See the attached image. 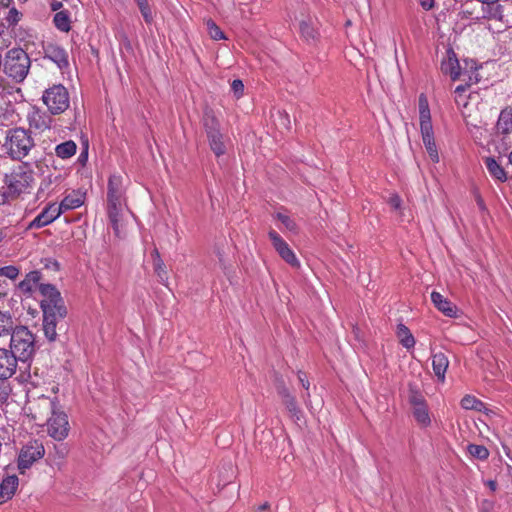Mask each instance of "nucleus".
Masks as SVG:
<instances>
[{
  "mask_svg": "<svg viewBox=\"0 0 512 512\" xmlns=\"http://www.w3.org/2000/svg\"><path fill=\"white\" fill-rule=\"evenodd\" d=\"M152 257H153L154 271H155L156 275L158 276L159 281L162 284L167 285L168 275H167L166 267H165V264H164L163 260L161 259L160 254L156 248L152 252Z\"/></svg>",
  "mask_w": 512,
  "mask_h": 512,
  "instance_id": "nucleus-30",
  "label": "nucleus"
},
{
  "mask_svg": "<svg viewBox=\"0 0 512 512\" xmlns=\"http://www.w3.org/2000/svg\"><path fill=\"white\" fill-rule=\"evenodd\" d=\"M467 450L472 457L479 460H486L489 457V450L484 445L469 444Z\"/></svg>",
  "mask_w": 512,
  "mask_h": 512,
  "instance_id": "nucleus-39",
  "label": "nucleus"
},
{
  "mask_svg": "<svg viewBox=\"0 0 512 512\" xmlns=\"http://www.w3.org/2000/svg\"><path fill=\"white\" fill-rule=\"evenodd\" d=\"M34 182V172L24 163L5 176V191L7 199H15L23 193H28Z\"/></svg>",
  "mask_w": 512,
  "mask_h": 512,
  "instance_id": "nucleus-4",
  "label": "nucleus"
},
{
  "mask_svg": "<svg viewBox=\"0 0 512 512\" xmlns=\"http://www.w3.org/2000/svg\"><path fill=\"white\" fill-rule=\"evenodd\" d=\"M20 362L13 352L7 348H0V378L9 380L16 373Z\"/></svg>",
  "mask_w": 512,
  "mask_h": 512,
  "instance_id": "nucleus-17",
  "label": "nucleus"
},
{
  "mask_svg": "<svg viewBox=\"0 0 512 512\" xmlns=\"http://www.w3.org/2000/svg\"><path fill=\"white\" fill-rule=\"evenodd\" d=\"M126 205L123 177L112 174L107 185V213L116 236L120 235V219Z\"/></svg>",
  "mask_w": 512,
  "mask_h": 512,
  "instance_id": "nucleus-2",
  "label": "nucleus"
},
{
  "mask_svg": "<svg viewBox=\"0 0 512 512\" xmlns=\"http://www.w3.org/2000/svg\"><path fill=\"white\" fill-rule=\"evenodd\" d=\"M63 4L62 2L60 1H54L52 4H51V9L53 11H60V9L62 8Z\"/></svg>",
  "mask_w": 512,
  "mask_h": 512,
  "instance_id": "nucleus-52",
  "label": "nucleus"
},
{
  "mask_svg": "<svg viewBox=\"0 0 512 512\" xmlns=\"http://www.w3.org/2000/svg\"><path fill=\"white\" fill-rule=\"evenodd\" d=\"M204 129L208 138L209 146L213 153L220 157L225 154L226 146L223 140V134L220 131V123L211 113H205L203 119Z\"/></svg>",
  "mask_w": 512,
  "mask_h": 512,
  "instance_id": "nucleus-11",
  "label": "nucleus"
},
{
  "mask_svg": "<svg viewBox=\"0 0 512 512\" xmlns=\"http://www.w3.org/2000/svg\"><path fill=\"white\" fill-rule=\"evenodd\" d=\"M269 508V504L266 502L258 507V511H264Z\"/></svg>",
  "mask_w": 512,
  "mask_h": 512,
  "instance_id": "nucleus-54",
  "label": "nucleus"
},
{
  "mask_svg": "<svg viewBox=\"0 0 512 512\" xmlns=\"http://www.w3.org/2000/svg\"><path fill=\"white\" fill-rule=\"evenodd\" d=\"M297 375H298V379H299V382L301 383L302 387L305 390H308L309 386H310V383L308 381V378H307L306 374L304 372H302V371H299Z\"/></svg>",
  "mask_w": 512,
  "mask_h": 512,
  "instance_id": "nucleus-48",
  "label": "nucleus"
},
{
  "mask_svg": "<svg viewBox=\"0 0 512 512\" xmlns=\"http://www.w3.org/2000/svg\"><path fill=\"white\" fill-rule=\"evenodd\" d=\"M431 301L433 305L444 315H448V300L437 291L431 292Z\"/></svg>",
  "mask_w": 512,
  "mask_h": 512,
  "instance_id": "nucleus-37",
  "label": "nucleus"
},
{
  "mask_svg": "<svg viewBox=\"0 0 512 512\" xmlns=\"http://www.w3.org/2000/svg\"><path fill=\"white\" fill-rule=\"evenodd\" d=\"M137 6L139 8V11H140L145 23L148 25L152 24L154 21V14H153L151 6L149 5V2L146 1Z\"/></svg>",
  "mask_w": 512,
  "mask_h": 512,
  "instance_id": "nucleus-40",
  "label": "nucleus"
},
{
  "mask_svg": "<svg viewBox=\"0 0 512 512\" xmlns=\"http://www.w3.org/2000/svg\"><path fill=\"white\" fill-rule=\"evenodd\" d=\"M420 131L433 129L428 99L425 94H420L418 99Z\"/></svg>",
  "mask_w": 512,
  "mask_h": 512,
  "instance_id": "nucleus-20",
  "label": "nucleus"
},
{
  "mask_svg": "<svg viewBox=\"0 0 512 512\" xmlns=\"http://www.w3.org/2000/svg\"><path fill=\"white\" fill-rule=\"evenodd\" d=\"M19 273V268L13 265L4 266L0 268V276L6 277L10 280H15L18 277Z\"/></svg>",
  "mask_w": 512,
  "mask_h": 512,
  "instance_id": "nucleus-42",
  "label": "nucleus"
},
{
  "mask_svg": "<svg viewBox=\"0 0 512 512\" xmlns=\"http://www.w3.org/2000/svg\"><path fill=\"white\" fill-rule=\"evenodd\" d=\"M421 135H422L423 143L425 145V148H426L430 158L434 162H438L439 156H438V151H437V147H436L435 140H434L433 129L428 130V131H421Z\"/></svg>",
  "mask_w": 512,
  "mask_h": 512,
  "instance_id": "nucleus-29",
  "label": "nucleus"
},
{
  "mask_svg": "<svg viewBox=\"0 0 512 512\" xmlns=\"http://www.w3.org/2000/svg\"><path fill=\"white\" fill-rule=\"evenodd\" d=\"M34 146V139L28 130L14 128L7 132L4 147L13 160L21 161Z\"/></svg>",
  "mask_w": 512,
  "mask_h": 512,
  "instance_id": "nucleus-5",
  "label": "nucleus"
},
{
  "mask_svg": "<svg viewBox=\"0 0 512 512\" xmlns=\"http://www.w3.org/2000/svg\"><path fill=\"white\" fill-rule=\"evenodd\" d=\"M61 208L58 207V204L51 203L47 205L30 223V228H42L61 216Z\"/></svg>",
  "mask_w": 512,
  "mask_h": 512,
  "instance_id": "nucleus-18",
  "label": "nucleus"
},
{
  "mask_svg": "<svg viewBox=\"0 0 512 512\" xmlns=\"http://www.w3.org/2000/svg\"><path fill=\"white\" fill-rule=\"evenodd\" d=\"M477 202H478L479 207L481 209H484V203H483V200L480 197L478 198Z\"/></svg>",
  "mask_w": 512,
  "mask_h": 512,
  "instance_id": "nucleus-55",
  "label": "nucleus"
},
{
  "mask_svg": "<svg viewBox=\"0 0 512 512\" xmlns=\"http://www.w3.org/2000/svg\"><path fill=\"white\" fill-rule=\"evenodd\" d=\"M42 273L38 270L30 271L25 275V278L19 282L18 289L27 295H31L35 288L39 289Z\"/></svg>",
  "mask_w": 512,
  "mask_h": 512,
  "instance_id": "nucleus-21",
  "label": "nucleus"
},
{
  "mask_svg": "<svg viewBox=\"0 0 512 512\" xmlns=\"http://www.w3.org/2000/svg\"><path fill=\"white\" fill-rule=\"evenodd\" d=\"M509 162L512 165V150H511V153L509 154Z\"/></svg>",
  "mask_w": 512,
  "mask_h": 512,
  "instance_id": "nucleus-57",
  "label": "nucleus"
},
{
  "mask_svg": "<svg viewBox=\"0 0 512 512\" xmlns=\"http://www.w3.org/2000/svg\"><path fill=\"white\" fill-rule=\"evenodd\" d=\"M479 66L473 59L458 60L455 53L450 48V78L452 80H461L465 85H459L455 88L456 93L466 91V87L476 84L480 81L478 73Z\"/></svg>",
  "mask_w": 512,
  "mask_h": 512,
  "instance_id": "nucleus-3",
  "label": "nucleus"
},
{
  "mask_svg": "<svg viewBox=\"0 0 512 512\" xmlns=\"http://www.w3.org/2000/svg\"><path fill=\"white\" fill-rule=\"evenodd\" d=\"M45 455V447L42 441L38 439L30 440L23 445L17 458V468L20 474L30 469L35 462L42 459Z\"/></svg>",
  "mask_w": 512,
  "mask_h": 512,
  "instance_id": "nucleus-9",
  "label": "nucleus"
},
{
  "mask_svg": "<svg viewBox=\"0 0 512 512\" xmlns=\"http://www.w3.org/2000/svg\"><path fill=\"white\" fill-rule=\"evenodd\" d=\"M42 100L50 113L54 115L63 113L67 110L70 103L69 93L61 84L46 89L43 93Z\"/></svg>",
  "mask_w": 512,
  "mask_h": 512,
  "instance_id": "nucleus-10",
  "label": "nucleus"
},
{
  "mask_svg": "<svg viewBox=\"0 0 512 512\" xmlns=\"http://www.w3.org/2000/svg\"><path fill=\"white\" fill-rule=\"evenodd\" d=\"M486 485L492 492L496 491L497 489V482L495 480H488Z\"/></svg>",
  "mask_w": 512,
  "mask_h": 512,
  "instance_id": "nucleus-51",
  "label": "nucleus"
},
{
  "mask_svg": "<svg viewBox=\"0 0 512 512\" xmlns=\"http://www.w3.org/2000/svg\"><path fill=\"white\" fill-rule=\"evenodd\" d=\"M496 130L499 134H509L512 132V106H508L501 110L497 123Z\"/></svg>",
  "mask_w": 512,
  "mask_h": 512,
  "instance_id": "nucleus-25",
  "label": "nucleus"
},
{
  "mask_svg": "<svg viewBox=\"0 0 512 512\" xmlns=\"http://www.w3.org/2000/svg\"><path fill=\"white\" fill-rule=\"evenodd\" d=\"M16 327L11 312L0 310V337L11 335Z\"/></svg>",
  "mask_w": 512,
  "mask_h": 512,
  "instance_id": "nucleus-28",
  "label": "nucleus"
},
{
  "mask_svg": "<svg viewBox=\"0 0 512 512\" xmlns=\"http://www.w3.org/2000/svg\"><path fill=\"white\" fill-rule=\"evenodd\" d=\"M30 69V58L21 48L10 49L5 58L4 72L15 80L22 82L28 75Z\"/></svg>",
  "mask_w": 512,
  "mask_h": 512,
  "instance_id": "nucleus-7",
  "label": "nucleus"
},
{
  "mask_svg": "<svg viewBox=\"0 0 512 512\" xmlns=\"http://www.w3.org/2000/svg\"><path fill=\"white\" fill-rule=\"evenodd\" d=\"M484 163L491 177L499 182L507 181L506 171L494 157H485Z\"/></svg>",
  "mask_w": 512,
  "mask_h": 512,
  "instance_id": "nucleus-26",
  "label": "nucleus"
},
{
  "mask_svg": "<svg viewBox=\"0 0 512 512\" xmlns=\"http://www.w3.org/2000/svg\"><path fill=\"white\" fill-rule=\"evenodd\" d=\"M10 349L20 362L29 361L35 351V336L26 326H17L10 335Z\"/></svg>",
  "mask_w": 512,
  "mask_h": 512,
  "instance_id": "nucleus-6",
  "label": "nucleus"
},
{
  "mask_svg": "<svg viewBox=\"0 0 512 512\" xmlns=\"http://www.w3.org/2000/svg\"><path fill=\"white\" fill-rule=\"evenodd\" d=\"M39 406L49 410L46 421V432L49 437L57 442H63L70 432L68 415L64 412L56 397L42 396L39 398Z\"/></svg>",
  "mask_w": 512,
  "mask_h": 512,
  "instance_id": "nucleus-1",
  "label": "nucleus"
},
{
  "mask_svg": "<svg viewBox=\"0 0 512 512\" xmlns=\"http://www.w3.org/2000/svg\"><path fill=\"white\" fill-rule=\"evenodd\" d=\"M69 447L67 444H53L52 450H49L47 463L50 465H59L68 455Z\"/></svg>",
  "mask_w": 512,
  "mask_h": 512,
  "instance_id": "nucleus-27",
  "label": "nucleus"
},
{
  "mask_svg": "<svg viewBox=\"0 0 512 512\" xmlns=\"http://www.w3.org/2000/svg\"><path fill=\"white\" fill-rule=\"evenodd\" d=\"M396 335L403 347L406 349H411L415 346V339L412 333L410 332L409 328L400 323L397 326Z\"/></svg>",
  "mask_w": 512,
  "mask_h": 512,
  "instance_id": "nucleus-31",
  "label": "nucleus"
},
{
  "mask_svg": "<svg viewBox=\"0 0 512 512\" xmlns=\"http://www.w3.org/2000/svg\"><path fill=\"white\" fill-rule=\"evenodd\" d=\"M44 58L52 61L60 70L69 67V58L67 51L60 45L48 43L44 46Z\"/></svg>",
  "mask_w": 512,
  "mask_h": 512,
  "instance_id": "nucleus-16",
  "label": "nucleus"
},
{
  "mask_svg": "<svg viewBox=\"0 0 512 512\" xmlns=\"http://www.w3.org/2000/svg\"><path fill=\"white\" fill-rule=\"evenodd\" d=\"M408 401L417 424L421 427H428L431 423V418L424 396L420 392L411 389Z\"/></svg>",
  "mask_w": 512,
  "mask_h": 512,
  "instance_id": "nucleus-12",
  "label": "nucleus"
},
{
  "mask_svg": "<svg viewBox=\"0 0 512 512\" xmlns=\"http://www.w3.org/2000/svg\"><path fill=\"white\" fill-rule=\"evenodd\" d=\"M281 394H282L283 396H286V397H288V398H289L288 408H289L290 410L295 409V400H294V398H293V397H291V396L289 395V393H288L287 389H285V388H284V389H283V391L281 392Z\"/></svg>",
  "mask_w": 512,
  "mask_h": 512,
  "instance_id": "nucleus-50",
  "label": "nucleus"
},
{
  "mask_svg": "<svg viewBox=\"0 0 512 512\" xmlns=\"http://www.w3.org/2000/svg\"><path fill=\"white\" fill-rule=\"evenodd\" d=\"M207 29L209 35L214 40H222L225 39V35L223 31L219 28V26L212 20L207 21Z\"/></svg>",
  "mask_w": 512,
  "mask_h": 512,
  "instance_id": "nucleus-41",
  "label": "nucleus"
},
{
  "mask_svg": "<svg viewBox=\"0 0 512 512\" xmlns=\"http://www.w3.org/2000/svg\"><path fill=\"white\" fill-rule=\"evenodd\" d=\"M55 27L61 32H69L71 30L70 13L67 10H60L56 12L53 17Z\"/></svg>",
  "mask_w": 512,
  "mask_h": 512,
  "instance_id": "nucleus-32",
  "label": "nucleus"
},
{
  "mask_svg": "<svg viewBox=\"0 0 512 512\" xmlns=\"http://www.w3.org/2000/svg\"><path fill=\"white\" fill-rule=\"evenodd\" d=\"M504 18H505V15L500 14L499 19H500V20H504Z\"/></svg>",
  "mask_w": 512,
  "mask_h": 512,
  "instance_id": "nucleus-58",
  "label": "nucleus"
},
{
  "mask_svg": "<svg viewBox=\"0 0 512 512\" xmlns=\"http://www.w3.org/2000/svg\"><path fill=\"white\" fill-rule=\"evenodd\" d=\"M434 2L435 0H419L421 7L426 11H429L433 8Z\"/></svg>",
  "mask_w": 512,
  "mask_h": 512,
  "instance_id": "nucleus-49",
  "label": "nucleus"
},
{
  "mask_svg": "<svg viewBox=\"0 0 512 512\" xmlns=\"http://www.w3.org/2000/svg\"><path fill=\"white\" fill-rule=\"evenodd\" d=\"M435 21L437 24V31L439 34V38L437 40L436 45V54L441 59V71L444 74L448 73V64L446 63V60L448 59V42L445 38V33L442 30V24L446 22V13L444 11L439 12L436 17Z\"/></svg>",
  "mask_w": 512,
  "mask_h": 512,
  "instance_id": "nucleus-14",
  "label": "nucleus"
},
{
  "mask_svg": "<svg viewBox=\"0 0 512 512\" xmlns=\"http://www.w3.org/2000/svg\"><path fill=\"white\" fill-rule=\"evenodd\" d=\"M449 311H450V318L457 317V308L456 307L453 308L450 306Z\"/></svg>",
  "mask_w": 512,
  "mask_h": 512,
  "instance_id": "nucleus-53",
  "label": "nucleus"
},
{
  "mask_svg": "<svg viewBox=\"0 0 512 512\" xmlns=\"http://www.w3.org/2000/svg\"><path fill=\"white\" fill-rule=\"evenodd\" d=\"M461 406L466 410L481 411L484 403L474 396L466 395L461 399Z\"/></svg>",
  "mask_w": 512,
  "mask_h": 512,
  "instance_id": "nucleus-38",
  "label": "nucleus"
},
{
  "mask_svg": "<svg viewBox=\"0 0 512 512\" xmlns=\"http://www.w3.org/2000/svg\"><path fill=\"white\" fill-rule=\"evenodd\" d=\"M389 205L397 210L400 208L401 206V199L400 197L397 195V194H393L390 198H389V201H388Z\"/></svg>",
  "mask_w": 512,
  "mask_h": 512,
  "instance_id": "nucleus-47",
  "label": "nucleus"
},
{
  "mask_svg": "<svg viewBox=\"0 0 512 512\" xmlns=\"http://www.w3.org/2000/svg\"><path fill=\"white\" fill-rule=\"evenodd\" d=\"M231 90L233 91L235 97L239 99L244 92V84L240 79H235L231 83Z\"/></svg>",
  "mask_w": 512,
  "mask_h": 512,
  "instance_id": "nucleus-45",
  "label": "nucleus"
},
{
  "mask_svg": "<svg viewBox=\"0 0 512 512\" xmlns=\"http://www.w3.org/2000/svg\"><path fill=\"white\" fill-rule=\"evenodd\" d=\"M282 118H283V120H285V121L289 122V119H288V115H287V114L282 115Z\"/></svg>",
  "mask_w": 512,
  "mask_h": 512,
  "instance_id": "nucleus-56",
  "label": "nucleus"
},
{
  "mask_svg": "<svg viewBox=\"0 0 512 512\" xmlns=\"http://www.w3.org/2000/svg\"><path fill=\"white\" fill-rule=\"evenodd\" d=\"M432 368L437 380L444 383L445 374L448 369V357L443 352L433 354Z\"/></svg>",
  "mask_w": 512,
  "mask_h": 512,
  "instance_id": "nucleus-23",
  "label": "nucleus"
},
{
  "mask_svg": "<svg viewBox=\"0 0 512 512\" xmlns=\"http://www.w3.org/2000/svg\"><path fill=\"white\" fill-rule=\"evenodd\" d=\"M11 393L9 380L0 378V403H5Z\"/></svg>",
  "mask_w": 512,
  "mask_h": 512,
  "instance_id": "nucleus-43",
  "label": "nucleus"
},
{
  "mask_svg": "<svg viewBox=\"0 0 512 512\" xmlns=\"http://www.w3.org/2000/svg\"><path fill=\"white\" fill-rule=\"evenodd\" d=\"M497 47L502 55H507L512 59V31L499 34Z\"/></svg>",
  "mask_w": 512,
  "mask_h": 512,
  "instance_id": "nucleus-33",
  "label": "nucleus"
},
{
  "mask_svg": "<svg viewBox=\"0 0 512 512\" xmlns=\"http://www.w3.org/2000/svg\"><path fill=\"white\" fill-rule=\"evenodd\" d=\"M3 238H4L3 233L0 231V242L2 241Z\"/></svg>",
  "mask_w": 512,
  "mask_h": 512,
  "instance_id": "nucleus-59",
  "label": "nucleus"
},
{
  "mask_svg": "<svg viewBox=\"0 0 512 512\" xmlns=\"http://www.w3.org/2000/svg\"><path fill=\"white\" fill-rule=\"evenodd\" d=\"M21 16V13L15 7H12L9 9L5 19L9 26H14L20 21Z\"/></svg>",
  "mask_w": 512,
  "mask_h": 512,
  "instance_id": "nucleus-44",
  "label": "nucleus"
},
{
  "mask_svg": "<svg viewBox=\"0 0 512 512\" xmlns=\"http://www.w3.org/2000/svg\"><path fill=\"white\" fill-rule=\"evenodd\" d=\"M299 29L301 36L304 38L306 42H314L318 38V31L310 20H302L300 22Z\"/></svg>",
  "mask_w": 512,
  "mask_h": 512,
  "instance_id": "nucleus-35",
  "label": "nucleus"
},
{
  "mask_svg": "<svg viewBox=\"0 0 512 512\" xmlns=\"http://www.w3.org/2000/svg\"><path fill=\"white\" fill-rule=\"evenodd\" d=\"M268 236L272 242L273 248L287 264L294 268L300 266V261L298 260L294 251L275 230H270Z\"/></svg>",
  "mask_w": 512,
  "mask_h": 512,
  "instance_id": "nucleus-13",
  "label": "nucleus"
},
{
  "mask_svg": "<svg viewBox=\"0 0 512 512\" xmlns=\"http://www.w3.org/2000/svg\"><path fill=\"white\" fill-rule=\"evenodd\" d=\"M19 486V478L16 475H7L0 482V505L13 498Z\"/></svg>",
  "mask_w": 512,
  "mask_h": 512,
  "instance_id": "nucleus-19",
  "label": "nucleus"
},
{
  "mask_svg": "<svg viewBox=\"0 0 512 512\" xmlns=\"http://www.w3.org/2000/svg\"><path fill=\"white\" fill-rule=\"evenodd\" d=\"M52 181H53L52 175H48L47 177H45L40 184V187L38 189V194L46 191L49 188Z\"/></svg>",
  "mask_w": 512,
  "mask_h": 512,
  "instance_id": "nucleus-46",
  "label": "nucleus"
},
{
  "mask_svg": "<svg viewBox=\"0 0 512 512\" xmlns=\"http://www.w3.org/2000/svg\"><path fill=\"white\" fill-rule=\"evenodd\" d=\"M84 204V194L80 191H73L64 197V199L58 204L61 208V212L64 213L69 210L79 208Z\"/></svg>",
  "mask_w": 512,
  "mask_h": 512,
  "instance_id": "nucleus-24",
  "label": "nucleus"
},
{
  "mask_svg": "<svg viewBox=\"0 0 512 512\" xmlns=\"http://www.w3.org/2000/svg\"><path fill=\"white\" fill-rule=\"evenodd\" d=\"M66 316L58 314H43V332L47 340L53 342L57 338L56 327L58 321L64 319Z\"/></svg>",
  "mask_w": 512,
  "mask_h": 512,
  "instance_id": "nucleus-22",
  "label": "nucleus"
},
{
  "mask_svg": "<svg viewBox=\"0 0 512 512\" xmlns=\"http://www.w3.org/2000/svg\"><path fill=\"white\" fill-rule=\"evenodd\" d=\"M274 218L279 220L287 231L294 234L298 233V225L289 215L282 212H277L274 215Z\"/></svg>",
  "mask_w": 512,
  "mask_h": 512,
  "instance_id": "nucleus-36",
  "label": "nucleus"
},
{
  "mask_svg": "<svg viewBox=\"0 0 512 512\" xmlns=\"http://www.w3.org/2000/svg\"><path fill=\"white\" fill-rule=\"evenodd\" d=\"M39 293L42 297L40 306L43 314H58L60 316L67 315V309L64 300L58 289L49 283L39 285Z\"/></svg>",
  "mask_w": 512,
  "mask_h": 512,
  "instance_id": "nucleus-8",
  "label": "nucleus"
},
{
  "mask_svg": "<svg viewBox=\"0 0 512 512\" xmlns=\"http://www.w3.org/2000/svg\"><path fill=\"white\" fill-rule=\"evenodd\" d=\"M77 145L74 141L68 140L63 143L56 145L55 154L61 159H69L75 155Z\"/></svg>",
  "mask_w": 512,
  "mask_h": 512,
  "instance_id": "nucleus-34",
  "label": "nucleus"
},
{
  "mask_svg": "<svg viewBox=\"0 0 512 512\" xmlns=\"http://www.w3.org/2000/svg\"><path fill=\"white\" fill-rule=\"evenodd\" d=\"M27 121L29 123L30 128L44 132L50 129L52 124L51 116L44 110L32 106L27 113Z\"/></svg>",
  "mask_w": 512,
  "mask_h": 512,
  "instance_id": "nucleus-15",
  "label": "nucleus"
}]
</instances>
